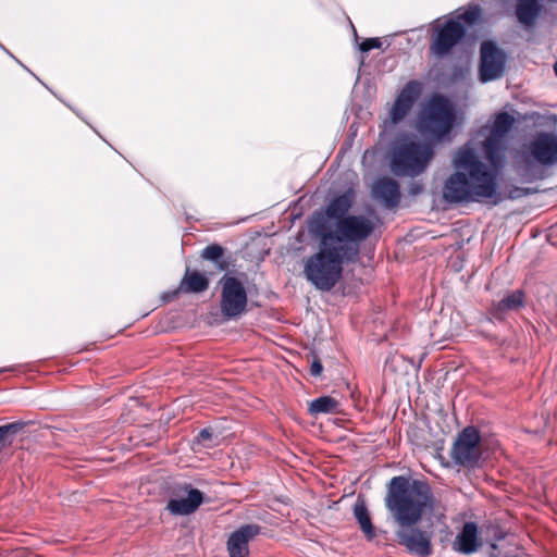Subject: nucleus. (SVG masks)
Wrapping results in <instances>:
<instances>
[{
	"instance_id": "nucleus-16",
	"label": "nucleus",
	"mask_w": 557,
	"mask_h": 557,
	"mask_svg": "<svg viewBox=\"0 0 557 557\" xmlns=\"http://www.w3.org/2000/svg\"><path fill=\"white\" fill-rule=\"evenodd\" d=\"M524 306V293L521 289L513 290L502 300L493 304L490 311L497 320H504L510 311H517Z\"/></svg>"
},
{
	"instance_id": "nucleus-14",
	"label": "nucleus",
	"mask_w": 557,
	"mask_h": 557,
	"mask_svg": "<svg viewBox=\"0 0 557 557\" xmlns=\"http://www.w3.org/2000/svg\"><path fill=\"white\" fill-rule=\"evenodd\" d=\"M372 195L386 208L392 209L398 206L400 200L399 184L391 177H381L372 186Z\"/></svg>"
},
{
	"instance_id": "nucleus-9",
	"label": "nucleus",
	"mask_w": 557,
	"mask_h": 557,
	"mask_svg": "<svg viewBox=\"0 0 557 557\" xmlns=\"http://www.w3.org/2000/svg\"><path fill=\"white\" fill-rule=\"evenodd\" d=\"M221 313L226 319H234L246 312L248 296L244 283L232 275L221 277Z\"/></svg>"
},
{
	"instance_id": "nucleus-27",
	"label": "nucleus",
	"mask_w": 557,
	"mask_h": 557,
	"mask_svg": "<svg viewBox=\"0 0 557 557\" xmlns=\"http://www.w3.org/2000/svg\"><path fill=\"white\" fill-rule=\"evenodd\" d=\"M382 46V42L380 40V38H368V39H364L360 45H359V49L362 51V52H368L372 49H380Z\"/></svg>"
},
{
	"instance_id": "nucleus-20",
	"label": "nucleus",
	"mask_w": 557,
	"mask_h": 557,
	"mask_svg": "<svg viewBox=\"0 0 557 557\" xmlns=\"http://www.w3.org/2000/svg\"><path fill=\"white\" fill-rule=\"evenodd\" d=\"M354 516L358 521L361 531L364 533L368 540H372L375 536V530L372 524L369 510L367 508L366 502L361 498H358L354 505Z\"/></svg>"
},
{
	"instance_id": "nucleus-11",
	"label": "nucleus",
	"mask_w": 557,
	"mask_h": 557,
	"mask_svg": "<svg viewBox=\"0 0 557 557\" xmlns=\"http://www.w3.org/2000/svg\"><path fill=\"white\" fill-rule=\"evenodd\" d=\"M203 499V493L191 484H176L170 490L165 509L173 516H189L200 507Z\"/></svg>"
},
{
	"instance_id": "nucleus-10",
	"label": "nucleus",
	"mask_w": 557,
	"mask_h": 557,
	"mask_svg": "<svg viewBox=\"0 0 557 557\" xmlns=\"http://www.w3.org/2000/svg\"><path fill=\"white\" fill-rule=\"evenodd\" d=\"M466 26L455 18H450L434 28L430 51L436 58L447 57L454 47H456L466 37Z\"/></svg>"
},
{
	"instance_id": "nucleus-18",
	"label": "nucleus",
	"mask_w": 557,
	"mask_h": 557,
	"mask_svg": "<svg viewBox=\"0 0 557 557\" xmlns=\"http://www.w3.org/2000/svg\"><path fill=\"white\" fill-rule=\"evenodd\" d=\"M354 193L348 190L331 200L329 206L326 207L325 214L327 218L339 220L347 218V213L350 210L354 202Z\"/></svg>"
},
{
	"instance_id": "nucleus-29",
	"label": "nucleus",
	"mask_w": 557,
	"mask_h": 557,
	"mask_svg": "<svg viewBox=\"0 0 557 557\" xmlns=\"http://www.w3.org/2000/svg\"><path fill=\"white\" fill-rule=\"evenodd\" d=\"M323 366L319 358H314L310 366V373L313 376H319L322 373Z\"/></svg>"
},
{
	"instance_id": "nucleus-32",
	"label": "nucleus",
	"mask_w": 557,
	"mask_h": 557,
	"mask_svg": "<svg viewBox=\"0 0 557 557\" xmlns=\"http://www.w3.org/2000/svg\"><path fill=\"white\" fill-rule=\"evenodd\" d=\"M354 32H355V37L358 38V34L355 28H354Z\"/></svg>"
},
{
	"instance_id": "nucleus-3",
	"label": "nucleus",
	"mask_w": 557,
	"mask_h": 557,
	"mask_svg": "<svg viewBox=\"0 0 557 557\" xmlns=\"http://www.w3.org/2000/svg\"><path fill=\"white\" fill-rule=\"evenodd\" d=\"M311 232L319 238V249L305 261L304 275L317 289L329 292L342 278L344 264L355 261L312 225Z\"/></svg>"
},
{
	"instance_id": "nucleus-25",
	"label": "nucleus",
	"mask_w": 557,
	"mask_h": 557,
	"mask_svg": "<svg viewBox=\"0 0 557 557\" xmlns=\"http://www.w3.org/2000/svg\"><path fill=\"white\" fill-rule=\"evenodd\" d=\"M411 107L412 104H410V102H406L405 100L397 97L391 109L392 121L394 123L400 122L410 111Z\"/></svg>"
},
{
	"instance_id": "nucleus-7",
	"label": "nucleus",
	"mask_w": 557,
	"mask_h": 557,
	"mask_svg": "<svg viewBox=\"0 0 557 557\" xmlns=\"http://www.w3.org/2000/svg\"><path fill=\"white\" fill-rule=\"evenodd\" d=\"M431 143L403 140L392 152L391 170L396 176L416 177L424 173L434 158Z\"/></svg>"
},
{
	"instance_id": "nucleus-5",
	"label": "nucleus",
	"mask_w": 557,
	"mask_h": 557,
	"mask_svg": "<svg viewBox=\"0 0 557 557\" xmlns=\"http://www.w3.org/2000/svg\"><path fill=\"white\" fill-rule=\"evenodd\" d=\"M319 232L336 245L343 255H347L355 262L360 255V244L374 231V223L364 215H348L336 222L335 230H329L324 223H313Z\"/></svg>"
},
{
	"instance_id": "nucleus-6",
	"label": "nucleus",
	"mask_w": 557,
	"mask_h": 557,
	"mask_svg": "<svg viewBox=\"0 0 557 557\" xmlns=\"http://www.w3.org/2000/svg\"><path fill=\"white\" fill-rule=\"evenodd\" d=\"M456 123L453 103L442 95L429 99L417 119V129L425 138L443 143L450 139Z\"/></svg>"
},
{
	"instance_id": "nucleus-13",
	"label": "nucleus",
	"mask_w": 557,
	"mask_h": 557,
	"mask_svg": "<svg viewBox=\"0 0 557 557\" xmlns=\"http://www.w3.org/2000/svg\"><path fill=\"white\" fill-rule=\"evenodd\" d=\"M263 528L257 523L243 524L232 532L226 541L228 557H249V542L262 534Z\"/></svg>"
},
{
	"instance_id": "nucleus-23",
	"label": "nucleus",
	"mask_w": 557,
	"mask_h": 557,
	"mask_svg": "<svg viewBox=\"0 0 557 557\" xmlns=\"http://www.w3.org/2000/svg\"><path fill=\"white\" fill-rule=\"evenodd\" d=\"M24 422H12L0 425V451L11 444V436L24 428Z\"/></svg>"
},
{
	"instance_id": "nucleus-1",
	"label": "nucleus",
	"mask_w": 557,
	"mask_h": 557,
	"mask_svg": "<svg viewBox=\"0 0 557 557\" xmlns=\"http://www.w3.org/2000/svg\"><path fill=\"white\" fill-rule=\"evenodd\" d=\"M508 112L494 115L488 135L481 147L491 169L478 157L471 144L459 147L454 153L451 173L443 186V199L447 203H462L490 199L497 195V176L506 164L508 134L515 125Z\"/></svg>"
},
{
	"instance_id": "nucleus-26",
	"label": "nucleus",
	"mask_w": 557,
	"mask_h": 557,
	"mask_svg": "<svg viewBox=\"0 0 557 557\" xmlns=\"http://www.w3.org/2000/svg\"><path fill=\"white\" fill-rule=\"evenodd\" d=\"M481 17V9L479 7H472L460 14L456 20L461 23L465 22L469 25L476 23Z\"/></svg>"
},
{
	"instance_id": "nucleus-31",
	"label": "nucleus",
	"mask_w": 557,
	"mask_h": 557,
	"mask_svg": "<svg viewBox=\"0 0 557 557\" xmlns=\"http://www.w3.org/2000/svg\"><path fill=\"white\" fill-rule=\"evenodd\" d=\"M554 71H555V74L557 75V62L554 64Z\"/></svg>"
},
{
	"instance_id": "nucleus-15",
	"label": "nucleus",
	"mask_w": 557,
	"mask_h": 557,
	"mask_svg": "<svg viewBox=\"0 0 557 557\" xmlns=\"http://www.w3.org/2000/svg\"><path fill=\"white\" fill-rule=\"evenodd\" d=\"M479 546L478 525L474 522H466L461 532L456 536L454 549L470 555L476 552Z\"/></svg>"
},
{
	"instance_id": "nucleus-12",
	"label": "nucleus",
	"mask_w": 557,
	"mask_h": 557,
	"mask_svg": "<svg viewBox=\"0 0 557 557\" xmlns=\"http://www.w3.org/2000/svg\"><path fill=\"white\" fill-rule=\"evenodd\" d=\"M480 52V81L487 83L499 78L505 70V53L492 41H484Z\"/></svg>"
},
{
	"instance_id": "nucleus-30",
	"label": "nucleus",
	"mask_w": 557,
	"mask_h": 557,
	"mask_svg": "<svg viewBox=\"0 0 557 557\" xmlns=\"http://www.w3.org/2000/svg\"><path fill=\"white\" fill-rule=\"evenodd\" d=\"M529 194H530V189L515 187L512 190H510L509 198L516 199V198H519L521 196L529 195Z\"/></svg>"
},
{
	"instance_id": "nucleus-28",
	"label": "nucleus",
	"mask_w": 557,
	"mask_h": 557,
	"mask_svg": "<svg viewBox=\"0 0 557 557\" xmlns=\"http://www.w3.org/2000/svg\"><path fill=\"white\" fill-rule=\"evenodd\" d=\"M212 431L210 429H202L197 435V442L200 444H206L208 441L212 438Z\"/></svg>"
},
{
	"instance_id": "nucleus-24",
	"label": "nucleus",
	"mask_w": 557,
	"mask_h": 557,
	"mask_svg": "<svg viewBox=\"0 0 557 557\" xmlns=\"http://www.w3.org/2000/svg\"><path fill=\"white\" fill-rule=\"evenodd\" d=\"M420 92H421V84L417 81H410L405 85V87L398 95V98L405 100L406 102H410V104L413 106V103L418 99Z\"/></svg>"
},
{
	"instance_id": "nucleus-8",
	"label": "nucleus",
	"mask_w": 557,
	"mask_h": 557,
	"mask_svg": "<svg viewBox=\"0 0 557 557\" xmlns=\"http://www.w3.org/2000/svg\"><path fill=\"white\" fill-rule=\"evenodd\" d=\"M481 435L475 426H467L458 433L450 457L454 462L465 468H475L482 457Z\"/></svg>"
},
{
	"instance_id": "nucleus-22",
	"label": "nucleus",
	"mask_w": 557,
	"mask_h": 557,
	"mask_svg": "<svg viewBox=\"0 0 557 557\" xmlns=\"http://www.w3.org/2000/svg\"><path fill=\"white\" fill-rule=\"evenodd\" d=\"M339 403L331 396H321L313 399L309 405V412L311 414L320 413H336L338 411Z\"/></svg>"
},
{
	"instance_id": "nucleus-4",
	"label": "nucleus",
	"mask_w": 557,
	"mask_h": 557,
	"mask_svg": "<svg viewBox=\"0 0 557 557\" xmlns=\"http://www.w3.org/2000/svg\"><path fill=\"white\" fill-rule=\"evenodd\" d=\"M557 165V134L541 132L513 154V170L523 182L544 180V168Z\"/></svg>"
},
{
	"instance_id": "nucleus-19",
	"label": "nucleus",
	"mask_w": 557,
	"mask_h": 557,
	"mask_svg": "<svg viewBox=\"0 0 557 557\" xmlns=\"http://www.w3.org/2000/svg\"><path fill=\"white\" fill-rule=\"evenodd\" d=\"M208 287L209 278L205 274L198 271H190L189 268L186 269L180 284L181 292L198 294L207 290Z\"/></svg>"
},
{
	"instance_id": "nucleus-17",
	"label": "nucleus",
	"mask_w": 557,
	"mask_h": 557,
	"mask_svg": "<svg viewBox=\"0 0 557 557\" xmlns=\"http://www.w3.org/2000/svg\"><path fill=\"white\" fill-rule=\"evenodd\" d=\"M541 12L540 0H517L516 16L524 27H533Z\"/></svg>"
},
{
	"instance_id": "nucleus-2",
	"label": "nucleus",
	"mask_w": 557,
	"mask_h": 557,
	"mask_svg": "<svg viewBox=\"0 0 557 557\" xmlns=\"http://www.w3.org/2000/svg\"><path fill=\"white\" fill-rule=\"evenodd\" d=\"M384 502L399 527L396 531L398 543L410 554L430 556L433 552L431 535L414 527L434 507V496L429 483L404 475L393 476L387 484Z\"/></svg>"
},
{
	"instance_id": "nucleus-21",
	"label": "nucleus",
	"mask_w": 557,
	"mask_h": 557,
	"mask_svg": "<svg viewBox=\"0 0 557 557\" xmlns=\"http://www.w3.org/2000/svg\"><path fill=\"white\" fill-rule=\"evenodd\" d=\"M224 253L225 249L221 245L211 244L201 250L200 257L203 260L214 262L220 271H226L230 267V262L223 258Z\"/></svg>"
}]
</instances>
